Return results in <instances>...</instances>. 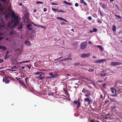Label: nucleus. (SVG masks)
I'll return each instance as SVG.
<instances>
[{
    "mask_svg": "<svg viewBox=\"0 0 122 122\" xmlns=\"http://www.w3.org/2000/svg\"><path fill=\"white\" fill-rule=\"evenodd\" d=\"M11 16L13 19L12 22H14L13 27L15 26H17L19 23V18L18 16L15 15L14 14V12L13 11L12 13Z\"/></svg>",
    "mask_w": 122,
    "mask_h": 122,
    "instance_id": "f257e3e1",
    "label": "nucleus"
},
{
    "mask_svg": "<svg viewBox=\"0 0 122 122\" xmlns=\"http://www.w3.org/2000/svg\"><path fill=\"white\" fill-rule=\"evenodd\" d=\"M87 43L86 41H85L81 43L80 45L81 48V49H85L87 46Z\"/></svg>",
    "mask_w": 122,
    "mask_h": 122,
    "instance_id": "f03ea898",
    "label": "nucleus"
},
{
    "mask_svg": "<svg viewBox=\"0 0 122 122\" xmlns=\"http://www.w3.org/2000/svg\"><path fill=\"white\" fill-rule=\"evenodd\" d=\"M9 76H7L4 77L3 79V82L5 81V82L6 84L9 83L10 81L8 79L9 78Z\"/></svg>",
    "mask_w": 122,
    "mask_h": 122,
    "instance_id": "7ed1b4c3",
    "label": "nucleus"
},
{
    "mask_svg": "<svg viewBox=\"0 0 122 122\" xmlns=\"http://www.w3.org/2000/svg\"><path fill=\"white\" fill-rule=\"evenodd\" d=\"M122 63L119 62H112L111 63V65L112 66H118L121 65Z\"/></svg>",
    "mask_w": 122,
    "mask_h": 122,
    "instance_id": "20e7f679",
    "label": "nucleus"
},
{
    "mask_svg": "<svg viewBox=\"0 0 122 122\" xmlns=\"http://www.w3.org/2000/svg\"><path fill=\"white\" fill-rule=\"evenodd\" d=\"M71 58V53H70L69 54L68 56L67 57L63 59V61H68L69 60H72V58Z\"/></svg>",
    "mask_w": 122,
    "mask_h": 122,
    "instance_id": "39448f33",
    "label": "nucleus"
},
{
    "mask_svg": "<svg viewBox=\"0 0 122 122\" xmlns=\"http://www.w3.org/2000/svg\"><path fill=\"white\" fill-rule=\"evenodd\" d=\"M107 60L105 59H103L101 60H96L94 62V63H102L106 61Z\"/></svg>",
    "mask_w": 122,
    "mask_h": 122,
    "instance_id": "423d86ee",
    "label": "nucleus"
},
{
    "mask_svg": "<svg viewBox=\"0 0 122 122\" xmlns=\"http://www.w3.org/2000/svg\"><path fill=\"white\" fill-rule=\"evenodd\" d=\"M90 53H88L87 54H81L80 56L81 57H83L84 58H85L86 57H87L89 56H90Z\"/></svg>",
    "mask_w": 122,
    "mask_h": 122,
    "instance_id": "0eeeda50",
    "label": "nucleus"
},
{
    "mask_svg": "<svg viewBox=\"0 0 122 122\" xmlns=\"http://www.w3.org/2000/svg\"><path fill=\"white\" fill-rule=\"evenodd\" d=\"M31 25L32 24L30 22H29L28 24L26 25V27L28 28V30H32V28L30 27Z\"/></svg>",
    "mask_w": 122,
    "mask_h": 122,
    "instance_id": "6e6552de",
    "label": "nucleus"
},
{
    "mask_svg": "<svg viewBox=\"0 0 122 122\" xmlns=\"http://www.w3.org/2000/svg\"><path fill=\"white\" fill-rule=\"evenodd\" d=\"M84 101L86 102H88V104L89 105H90L92 103V102L89 98H85Z\"/></svg>",
    "mask_w": 122,
    "mask_h": 122,
    "instance_id": "1a4fd4ad",
    "label": "nucleus"
},
{
    "mask_svg": "<svg viewBox=\"0 0 122 122\" xmlns=\"http://www.w3.org/2000/svg\"><path fill=\"white\" fill-rule=\"evenodd\" d=\"M9 53V52L7 51L6 52V55L4 57V59L5 60H6L8 58H9L10 57V56L9 55H8Z\"/></svg>",
    "mask_w": 122,
    "mask_h": 122,
    "instance_id": "9d476101",
    "label": "nucleus"
},
{
    "mask_svg": "<svg viewBox=\"0 0 122 122\" xmlns=\"http://www.w3.org/2000/svg\"><path fill=\"white\" fill-rule=\"evenodd\" d=\"M110 89L112 91V93L113 94L115 93V92L116 93V91H117L116 89H115L113 87H111L110 88Z\"/></svg>",
    "mask_w": 122,
    "mask_h": 122,
    "instance_id": "9b49d317",
    "label": "nucleus"
},
{
    "mask_svg": "<svg viewBox=\"0 0 122 122\" xmlns=\"http://www.w3.org/2000/svg\"><path fill=\"white\" fill-rule=\"evenodd\" d=\"M57 19H58L59 20H63L65 22H68V21L67 20H66L64 19L62 17H57Z\"/></svg>",
    "mask_w": 122,
    "mask_h": 122,
    "instance_id": "f8f14e48",
    "label": "nucleus"
},
{
    "mask_svg": "<svg viewBox=\"0 0 122 122\" xmlns=\"http://www.w3.org/2000/svg\"><path fill=\"white\" fill-rule=\"evenodd\" d=\"M100 5L103 9H105L106 8V5L102 3H100Z\"/></svg>",
    "mask_w": 122,
    "mask_h": 122,
    "instance_id": "ddd939ff",
    "label": "nucleus"
},
{
    "mask_svg": "<svg viewBox=\"0 0 122 122\" xmlns=\"http://www.w3.org/2000/svg\"><path fill=\"white\" fill-rule=\"evenodd\" d=\"M2 49L4 51H5L7 49L4 46H0V49Z\"/></svg>",
    "mask_w": 122,
    "mask_h": 122,
    "instance_id": "4468645a",
    "label": "nucleus"
},
{
    "mask_svg": "<svg viewBox=\"0 0 122 122\" xmlns=\"http://www.w3.org/2000/svg\"><path fill=\"white\" fill-rule=\"evenodd\" d=\"M96 46H97V47L99 48L102 51H103L104 49L102 46L100 45H97Z\"/></svg>",
    "mask_w": 122,
    "mask_h": 122,
    "instance_id": "2eb2a0df",
    "label": "nucleus"
},
{
    "mask_svg": "<svg viewBox=\"0 0 122 122\" xmlns=\"http://www.w3.org/2000/svg\"><path fill=\"white\" fill-rule=\"evenodd\" d=\"M63 2L66 5H72V4L71 3L68 2L66 1H63Z\"/></svg>",
    "mask_w": 122,
    "mask_h": 122,
    "instance_id": "dca6fc26",
    "label": "nucleus"
},
{
    "mask_svg": "<svg viewBox=\"0 0 122 122\" xmlns=\"http://www.w3.org/2000/svg\"><path fill=\"white\" fill-rule=\"evenodd\" d=\"M80 3L81 4H84L85 5H87V4L84 1V0H80Z\"/></svg>",
    "mask_w": 122,
    "mask_h": 122,
    "instance_id": "f3484780",
    "label": "nucleus"
},
{
    "mask_svg": "<svg viewBox=\"0 0 122 122\" xmlns=\"http://www.w3.org/2000/svg\"><path fill=\"white\" fill-rule=\"evenodd\" d=\"M102 11L100 9L98 11V12L99 13L100 15L102 17H103L104 16V15L102 13Z\"/></svg>",
    "mask_w": 122,
    "mask_h": 122,
    "instance_id": "a211bd4d",
    "label": "nucleus"
},
{
    "mask_svg": "<svg viewBox=\"0 0 122 122\" xmlns=\"http://www.w3.org/2000/svg\"><path fill=\"white\" fill-rule=\"evenodd\" d=\"M25 44L28 45V46L30 44V41H25Z\"/></svg>",
    "mask_w": 122,
    "mask_h": 122,
    "instance_id": "6ab92c4d",
    "label": "nucleus"
},
{
    "mask_svg": "<svg viewBox=\"0 0 122 122\" xmlns=\"http://www.w3.org/2000/svg\"><path fill=\"white\" fill-rule=\"evenodd\" d=\"M77 104V105L76 107L77 109H78L79 108V107L81 106V105L80 103V102H79V101L78 102V103Z\"/></svg>",
    "mask_w": 122,
    "mask_h": 122,
    "instance_id": "aec40b11",
    "label": "nucleus"
},
{
    "mask_svg": "<svg viewBox=\"0 0 122 122\" xmlns=\"http://www.w3.org/2000/svg\"><path fill=\"white\" fill-rule=\"evenodd\" d=\"M97 21L99 23L102 24V22L99 19H97Z\"/></svg>",
    "mask_w": 122,
    "mask_h": 122,
    "instance_id": "412c9836",
    "label": "nucleus"
},
{
    "mask_svg": "<svg viewBox=\"0 0 122 122\" xmlns=\"http://www.w3.org/2000/svg\"><path fill=\"white\" fill-rule=\"evenodd\" d=\"M116 26L115 25H114L112 28V30L113 31H116Z\"/></svg>",
    "mask_w": 122,
    "mask_h": 122,
    "instance_id": "4be33fe9",
    "label": "nucleus"
},
{
    "mask_svg": "<svg viewBox=\"0 0 122 122\" xmlns=\"http://www.w3.org/2000/svg\"><path fill=\"white\" fill-rule=\"evenodd\" d=\"M115 16L117 17L118 19H122V18L121 16L119 15H117L116 14H115Z\"/></svg>",
    "mask_w": 122,
    "mask_h": 122,
    "instance_id": "5701e85b",
    "label": "nucleus"
},
{
    "mask_svg": "<svg viewBox=\"0 0 122 122\" xmlns=\"http://www.w3.org/2000/svg\"><path fill=\"white\" fill-rule=\"evenodd\" d=\"M22 25L21 24L20 25L18 26L17 28L18 29H21L22 28Z\"/></svg>",
    "mask_w": 122,
    "mask_h": 122,
    "instance_id": "b1692460",
    "label": "nucleus"
},
{
    "mask_svg": "<svg viewBox=\"0 0 122 122\" xmlns=\"http://www.w3.org/2000/svg\"><path fill=\"white\" fill-rule=\"evenodd\" d=\"M89 72H93L94 71V69L91 68H90L89 69L87 70Z\"/></svg>",
    "mask_w": 122,
    "mask_h": 122,
    "instance_id": "393cba45",
    "label": "nucleus"
},
{
    "mask_svg": "<svg viewBox=\"0 0 122 122\" xmlns=\"http://www.w3.org/2000/svg\"><path fill=\"white\" fill-rule=\"evenodd\" d=\"M42 72L40 71L37 72L35 73V74L36 75H38L39 74H40Z\"/></svg>",
    "mask_w": 122,
    "mask_h": 122,
    "instance_id": "a878e982",
    "label": "nucleus"
},
{
    "mask_svg": "<svg viewBox=\"0 0 122 122\" xmlns=\"http://www.w3.org/2000/svg\"><path fill=\"white\" fill-rule=\"evenodd\" d=\"M111 101L112 102H116V101L115 99H114L111 98L110 99Z\"/></svg>",
    "mask_w": 122,
    "mask_h": 122,
    "instance_id": "bb28decb",
    "label": "nucleus"
},
{
    "mask_svg": "<svg viewBox=\"0 0 122 122\" xmlns=\"http://www.w3.org/2000/svg\"><path fill=\"white\" fill-rule=\"evenodd\" d=\"M74 66H76L80 65L79 63H75L73 64Z\"/></svg>",
    "mask_w": 122,
    "mask_h": 122,
    "instance_id": "cd10ccee",
    "label": "nucleus"
},
{
    "mask_svg": "<svg viewBox=\"0 0 122 122\" xmlns=\"http://www.w3.org/2000/svg\"><path fill=\"white\" fill-rule=\"evenodd\" d=\"M86 90H87L85 88H84L82 91V92L83 93H85L86 92Z\"/></svg>",
    "mask_w": 122,
    "mask_h": 122,
    "instance_id": "c85d7f7f",
    "label": "nucleus"
},
{
    "mask_svg": "<svg viewBox=\"0 0 122 122\" xmlns=\"http://www.w3.org/2000/svg\"><path fill=\"white\" fill-rule=\"evenodd\" d=\"M9 78L13 81H15V79L14 78H13V77H10L9 76Z\"/></svg>",
    "mask_w": 122,
    "mask_h": 122,
    "instance_id": "c756f323",
    "label": "nucleus"
},
{
    "mask_svg": "<svg viewBox=\"0 0 122 122\" xmlns=\"http://www.w3.org/2000/svg\"><path fill=\"white\" fill-rule=\"evenodd\" d=\"M97 31V28H95L93 29V31L94 32H96Z\"/></svg>",
    "mask_w": 122,
    "mask_h": 122,
    "instance_id": "7c9ffc66",
    "label": "nucleus"
},
{
    "mask_svg": "<svg viewBox=\"0 0 122 122\" xmlns=\"http://www.w3.org/2000/svg\"><path fill=\"white\" fill-rule=\"evenodd\" d=\"M36 3L37 4H43V3L42 2H41V1H37L36 2Z\"/></svg>",
    "mask_w": 122,
    "mask_h": 122,
    "instance_id": "2f4dec72",
    "label": "nucleus"
},
{
    "mask_svg": "<svg viewBox=\"0 0 122 122\" xmlns=\"http://www.w3.org/2000/svg\"><path fill=\"white\" fill-rule=\"evenodd\" d=\"M45 78L44 76H42L41 77H40V78H39V80H41L42 81V80Z\"/></svg>",
    "mask_w": 122,
    "mask_h": 122,
    "instance_id": "473e14b6",
    "label": "nucleus"
},
{
    "mask_svg": "<svg viewBox=\"0 0 122 122\" xmlns=\"http://www.w3.org/2000/svg\"><path fill=\"white\" fill-rule=\"evenodd\" d=\"M11 25V24L10 22H9L8 23L7 25L9 27H10Z\"/></svg>",
    "mask_w": 122,
    "mask_h": 122,
    "instance_id": "72a5a7b5",
    "label": "nucleus"
},
{
    "mask_svg": "<svg viewBox=\"0 0 122 122\" xmlns=\"http://www.w3.org/2000/svg\"><path fill=\"white\" fill-rule=\"evenodd\" d=\"M58 12H62L63 13H64L66 12V11H63L62 10H58Z\"/></svg>",
    "mask_w": 122,
    "mask_h": 122,
    "instance_id": "f704fd0d",
    "label": "nucleus"
},
{
    "mask_svg": "<svg viewBox=\"0 0 122 122\" xmlns=\"http://www.w3.org/2000/svg\"><path fill=\"white\" fill-rule=\"evenodd\" d=\"M86 92L87 93V94H91V92L90 90H86Z\"/></svg>",
    "mask_w": 122,
    "mask_h": 122,
    "instance_id": "c9c22d12",
    "label": "nucleus"
},
{
    "mask_svg": "<svg viewBox=\"0 0 122 122\" xmlns=\"http://www.w3.org/2000/svg\"><path fill=\"white\" fill-rule=\"evenodd\" d=\"M106 84H102V86L104 88L106 89Z\"/></svg>",
    "mask_w": 122,
    "mask_h": 122,
    "instance_id": "e433bc0d",
    "label": "nucleus"
},
{
    "mask_svg": "<svg viewBox=\"0 0 122 122\" xmlns=\"http://www.w3.org/2000/svg\"><path fill=\"white\" fill-rule=\"evenodd\" d=\"M15 78L17 80V81H18L19 82V81H20V78H19L18 77H15Z\"/></svg>",
    "mask_w": 122,
    "mask_h": 122,
    "instance_id": "4c0bfd02",
    "label": "nucleus"
},
{
    "mask_svg": "<svg viewBox=\"0 0 122 122\" xmlns=\"http://www.w3.org/2000/svg\"><path fill=\"white\" fill-rule=\"evenodd\" d=\"M39 26L41 27V28H44L45 29L46 28V27L45 26H42L41 25H39Z\"/></svg>",
    "mask_w": 122,
    "mask_h": 122,
    "instance_id": "58836bf2",
    "label": "nucleus"
},
{
    "mask_svg": "<svg viewBox=\"0 0 122 122\" xmlns=\"http://www.w3.org/2000/svg\"><path fill=\"white\" fill-rule=\"evenodd\" d=\"M19 83L21 85H23L24 84V82H23L21 81H19Z\"/></svg>",
    "mask_w": 122,
    "mask_h": 122,
    "instance_id": "ea45409f",
    "label": "nucleus"
},
{
    "mask_svg": "<svg viewBox=\"0 0 122 122\" xmlns=\"http://www.w3.org/2000/svg\"><path fill=\"white\" fill-rule=\"evenodd\" d=\"M49 75L51 76H53V77L54 75L53 74V73L52 72H50L49 73Z\"/></svg>",
    "mask_w": 122,
    "mask_h": 122,
    "instance_id": "a19ab883",
    "label": "nucleus"
},
{
    "mask_svg": "<svg viewBox=\"0 0 122 122\" xmlns=\"http://www.w3.org/2000/svg\"><path fill=\"white\" fill-rule=\"evenodd\" d=\"M91 94H87L85 95V96L86 97H88L89 96H90Z\"/></svg>",
    "mask_w": 122,
    "mask_h": 122,
    "instance_id": "79ce46f5",
    "label": "nucleus"
},
{
    "mask_svg": "<svg viewBox=\"0 0 122 122\" xmlns=\"http://www.w3.org/2000/svg\"><path fill=\"white\" fill-rule=\"evenodd\" d=\"M106 73H104L103 74H102L101 73V76H105L106 75Z\"/></svg>",
    "mask_w": 122,
    "mask_h": 122,
    "instance_id": "37998d69",
    "label": "nucleus"
},
{
    "mask_svg": "<svg viewBox=\"0 0 122 122\" xmlns=\"http://www.w3.org/2000/svg\"><path fill=\"white\" fill-rule=\"evenodd\" d=\"M110 96H114V97H116L117 96V94H116V93H115V94H113V95H110Z\"/></svg>",
    "mask_w": 122,
    "mask_h": 122,
    "instance_id": "c03bdc74",
    "label": "nucleus"
},
{
    "mask_svg": "<svg viewBox=\"0 0 122 122\" xmlns=\"http://www.w3.org/2000/svg\"><path fill=\"white\" fill-rule=\"evenodd\" d=\"M116 106H112L111 107V108L112 109H114L115 108H116Z\"/></svg>",
    "mask_w": 122,
    "mask_h": 122,
    "instance_id": "a18cd8bd",
    "label": "nucleus"
},
{
    "mask_svg": "<svg viewBox=\"0 0 122 122\" xmlns=\"http://www.w3.org/2000/svg\"><path fill=\"white\" fill-rule=\"evenodd\" d=\"M13 31H11V32L9 34V35H11L13 33Z\"/></svg>",
    "mask_w": 122,
    "mask_h": 122,
    "instance_id": "49530a36",
    "label": "nucleus"
},
{
    "mask_svg": "<svg viewBox=\"0 0 122 122\" xmlns=\"http://www.w3.org/2000/svg\"><path fill=\"white\" fill-rule=\"evenodd\" d=\"M16 66H14L12 67L11 68V69H16Z\"/></svg>",
    "mask_w": 122,
    "mask_h": 122,
    "instance_id": "de8ad7c7",
    "label": "nucleus"
},
{
    "mask_svg": "<svg viewBox=\"0 0 122 122\" xmlns=\"http://www.w3.org/2000/svg\"><path fill=\"white\" fill-rule=\"evenodd\" d=\"M92 19V17L91 16H89L88 17V19L89 20H91Z\"/></svg>",
    "mask_w": 122,
    "mask_h": 122,
    "instance_id": "09e8293b",
    "label": "nucleus"
},
{
    "mask_svg": "<svg viewBox=\"0 0 122 122\" xmlns=\"http://www.w3.org/2000/svg\"><path fill=\"white\" fill-rule=\"evenodd\" d=\"M65 91V93L66 94H68V93L66 90H65L64 91Z\"/></svg>",
    "mask_w": 122,
    "mask_h": 122,
    "instance_id": "8fccbe9b",
    "label": "nucleus"
},
{
    "mask_svg": "<svg viewBox=\"0 0 122 122\" xmlns=\"http://www.w3.org/2000/svg\"><path fill=\"white\" fill-rule=\"evenodd\" d=\"M0 73H3V74H4L5 73V72L3 70L0 71Z\"/></svg>",
    "mask_w": 122,
    "mask_h": 122,
    "instance_id": "3c124183",
    "label": "nucleus"
},
{
    "mask_svg": "<svg viewBox=\"0 0 122 122\" xmlns=\"http://www.w3.org/2000/svg\"><path fill=\"white\" fill-rule=\"evenodd\" d=\"M28 79V77H26L25 79V82H26V84H27V79Z\"/></svg>",
    "mask_w": 122,
    "mask_h": 122,
    "instance_id": "603ef678",
    "label": "nucleus"
},
{
    "mask_svg": "<svg viewBox=\"0 0 122 122\" xmlns=\"http://www.w3.org/2000/svg\"><path fill=\"white\" fill-rule=\"evenodd\" d=\"M75 6L76 7H78L79 6V4L77 3H76L75 4Z\"/></svg>",
    "mask_w": 122,
    "mask_h": 122,
    "instance_id": "864d4df0",
    "label": "nucleus"
},
{
    "mask_svg": "<svg viewBox=\"0 0 122 122\" xmlns=\"http://www.w3.org/2000/svg\"><path fill=\"white\" fill-rule=\"evenodd\" d=\"M61 25H65V23L64 22H62V23H61Z\"/></svg>",
    "mask_w": 122,
    "mask_h": 122,
    "instance_id": "5fc2aeb1",
    "label": "nucleus"
},
{
    "mask_svg": "<svg viewBox=\"0 0 122 122\" xmlns=\"http://www.w3.org/2000/svg\"><path fill=\"white\" fill-rule=\"evenodd\" d=\"M63 61V59L61 60H59V61H58L60 63H61Z\"/></svg>",
    "mask_w": 122,
    "mask_h": 122,
    "instance_id": "6e6d98bb",
    "label": "nucleus"
},
{
    "mask_svg": "<svg viewBox=\"0 0 122 122\" xmlns=\"http://www.w3.org/2000/svg\"><path fill=\"white\" fill-rule=\"evenodd\" d=\"M4 61L2 59H0V63H1L3 62Z\"/></svg>",
    "mask_w": 122,
    "mask_h": 122,
    "instance_id": "4d7b16f0",
    "label": "nucleus"
},
{
    "mask_svg": "<svg viewBox=\"0 0 122 122\" xmlns=\"http://www.w3.org/2000/svg\"><path fill=\"white\" fill-rule=\"evenodd\" d=\"M73 103H74L75 104H77L78 103V102L77 101H74Z\"/></svg>",
    "mask_w": 122,
    "mask_h": 122,
    "instance_id": "13d9d810",
    "label": "nucleus"
},
{
    "mask_svg": "<svg viewBox=\"0 0 122 122\" xmlns=\"http://www.w3.org/2000/svg\"><path fill=\"white\" fill-rule=\"evenodd\" d=\"M109 101L108 100H106L105 101V104H106V103H107V102H109Z\"/></svg>",
    "mask_w": 122,
    "mask_h": 122,
    "instance_id": "bf43d9fd",
    "label": "nucleus"
},
{
    "mask_svg": "<svg viewBox=\"0 0 122 122\" xmlns=\"http://www.w3.org/2000/svg\"><path fill=\"white\" fill-rule=\"evenodd\" d=\"M3 39V37L2 36L0 37V41L2 40Z\"/></svg>",
    "mask_w": 122,
    "mask_h": 122,
    "instance_id": "052dcab7",
    "label": "nucleus"
},
{
    "mask_svg": "<svg viewBox=\"0 0 122 122\" xmlns=\"http://www.w3.org/2000/svg\"><path fill=\"white\" fill-rule=\"evenodd\" d=\"M24 61V63H28L29 62H30V61Z\"/></svg>",
    "mask_w": 122,
    "mask_h": 122,
    "instance_id": "680f3d73",
    "label": "nucleus"
},
{
    "mask_svg": "<svg viewBox=\"0 0 122 122\" xmlns=\"http://www.w3.org/2000/svg\"><path fill=\"white\" fill-rule=\"evenodd\" d=\"M51 5H58V4L57 3H52L51 4Z\"/></svg>",
    "mask_w": 122,
    "mask_h": 122,
    "instance_id": "e2e57ef3",
    "label": "nucleus"
},
{
    "mask_svg": "<svg viewBox=\"0 0 122 122\" xmlns=\"http://www.w3.org/2000/svg\"><path fill=\"white\" fill-rule=\"evenodd\" d=\"M46 10H47V9L45 8H44L43 9V11H44L45 12V11H46Z\"/></svg>",
    "mask_w": 122,
    "mask_h": 122,
    "instance_id": "0e129e2a",
    "label": "nucleus"
},
{
    "mask_svg": "<svg viewBox=\"0 0 122 122\" xmlns=\"http://www.w3.org/2000/svg\"><path fill=\"white\" fill-rule=\"evenodd\" d=\"M103 96L102 95H101L100 98V99H103Z\"/></svg>",
    "mask_w": 122,
    "mask_h": 122,
    "instance_id": "69168bd1",
    "label": "nucleus"
},
{
    "mask_svg": "<svg viewBox=\"0 0 122 122\" xmlns=\"http://www.w3.org/2000/svg\"><path fill=\"white\" fill-rule=\"evenodd\" d=\"M52 10L53 11H56L57 10V9H56L54 8H52Z\"/></svg>",
    "mask_w": 122,
    "mask_h": 122,
    "instance_id": "338daca9",
    "label": "nucleus"
},
{
    "mask_svg": "<svg viewBox=\"0 0 122 122\" xmlns=\"http://www.w3.org/2000/svg\"><path fill=\"white\" fill-rule=\"evenodd\" d=\"M92 85L95 86H96V84L95 83H92Z\"/></svg>",
    "mask_w": 122,
    "mask_h": 122,
    "instance_id": "774afa93",
    "label": "nucleus"
}]
</instances>
